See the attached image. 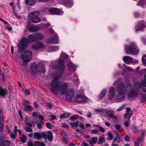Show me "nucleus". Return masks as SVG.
<instances>
[{
    "label": "nucleus",
    "mask_w": 146,
    "mask_h": 146,
    "mask_svg": "<svg viewBox=\"0 0 146 146\" xmlns=\"http://www.w3.org/2000/svg\"><path fill=\"white\" fill-rule=\"evenodd\" d=\"M59 76L57 74H54V78L52 81L50 86V89L55 94H57L58 91L60 94H63L66 91L68 85L66 83H61L58 80Z\"/></svg>",
    "instance_id": "f257e3e1"
},
{
    "label": "nucleus",
    "mask_w": 146,
    "mask_h": 146,
    "mask_svg": "<svg viewBox=\"0 0 146 146\" xmlns=\"http://www.w3.org/2000/svg\"><path fill=\"white\" fill-rule=\"evenodd\" d=\"M36 41L35 35H31L27 38H23L18 46L19 52H21L27 47L29 42H32Z\"/></svg>",
    "instance_id": "f03ea898"
},
{
    "label": "nucleus",
    "mask_w": 146,
    "mask_h": 146,
    "mask_svg": "<svg viewBox=\"0 0 146 146\" xmlns=\"http://www.w3.org/2000/svg\"><path fill=\"white\" fill-rule=\"evenodd\" d=\"M31 71L33 74L36 75L45 72L46 69L42 64L39 63L37 64L36 63L34 62L31 65Z\"/></svg>",
    "instance_id": "7ed1b4c3"
},
{
    "label": "nucleus",
    "mask_w": 146,
    "mask_h": 146,
    "mask_svg": "<svg viewBox=\"0 0 146 146\" xmlns=\"http://www.w3.org/2000/svg\"><path fill=\"white\" fill-rule=\"evenodd\" d=\"M69 60L67 55L64 53L61 54L58 61V64L59 70L62 72L65 68L64 62Z\"/></svg>",
    "instance_id": "20e7f679"
},
{
    "label": "nucleus",
    "mask_w": 146,
    "mask_h": 146,
    "mask_svg": "<svg viewBox=\"0 0 146 146\" xmlns=\"http://www.w3.org/2000/svg\"><path fill=\"white\" fill-rule=\"evenodd\" d=\"M39 13L37 11H34L30 13L29 15V23H38L40 21L39 17Z\"/></svg>",
    "instance_id": "39448f33"
},
{
    "label": "nucleus",
    "mask_w": 146,
    "mask_h": 146,
    "mask_svg": "<svg viewBox=\"0 0 146 146\" xmlns=\"http://www.w3.org/2000/svg\"><path fill=\"white\" fill-rule=\"evenodd\" d=\"M125 50L127 54L132 53L136 54L139 52V50L136 45L133 42L131 43L128 46H125Z\"/></svg>",
    "instance_id": "423d86ee"
},
{
    "label": "nucleus",
    "mask_w": 146,
    "mask_h": 146,
    "mask_svg": "<svg viewBox=\"0 0 146 146\" xmlns=\"http://www.w3.org/2000/svg\"><path fill=\"white\" fill-rule=\"evenodd\" d=\"M131 88L130 85L126 86L123 83H121L117 85L116 87L117 91L118 93L126 94L127 91L131 89Z\"/></svg>",
    "instance_id": "0eeeda50"
},
{
    "label": "nucleus",
    "mask_w": 146,
    "mask_h": 146,
    "mask_svg": "<svg viewBox=\"0 0 146 146\" xmlns=\"http://www.w3.org/2000/svg\"><path fill=\"white\" fill-rule=\"evenodd\" d=\"M74 101L79 103H84L88 102V98L84 95H77L75 96Z\"/></svg>",
    "instance_id": "6e6552de"
},
{
    "label": "nucleus",
    "mask_w": 146,
    "mask_h": 146,
    "mask_svg": "<svg viewBox=\"0 0 146 146\" xmlns=\"http://www.w3.org/2000/svg\"><path fill=\"white\" fill-rule=\"evenodd\" d=\"M21 57L25 62H28L32 57V53L30 51H25L23 53Z\"/></svg>",
    "instance_id": "1a4fd4ad"
},
{
    "label": "nucleus",
    "mask_w": 146,
    "mask_h": 146,
    "mask_svg": "<svg viewBox=\"0 0 146 146\" xmlns=\"http://www.w3.org/2000/svg\"><path fill=\"white\" fill-rule=\"evenodd\" d=\"M145 80L140 84L139 82H136L134 85V88L136 90H138L141 88L145 92H146V77H145Z\"/></svg>",
    "instance_id": "9d476101"
},
{
    "label": "nucleus",
    "mask_w": 146,
    "mask_h": 146,
    "mask_svg": "<svg viewBox=\"0 0 146 146\" xmlns=\"http://www.w3.org/2000/svg\"><path fill=\"white\" fill-rule=\"evenodd\" d=\"M131 90L129 93L128 94V97L129 99L133 100L137 96V94L136 90L134 88V86L133 88H131Z\"/></svg>",
    "instance_id": "9b49d317"
},
{
    "label": "nucleus",
    "mask_w": 146,
    "mask_h": 146,
    "mask_svg": "<svg viewBox=\"0 0 146 146\" xmlns=\"http://www.w3.org/2000/svg\"><path fill=\"white\" fill-rule=\"evenodd\" d=\"M74 90L73 89L68 90L65 93V98L68 101H69L72 99L74 96Z\"/></svg>",
    "instance_id": "f8f14e48"
},
{
    "label": "nucleus",
    "mask_w": 146,
    "mask_h": 146,
    "mask_svg": "<svg viewBox=\"0 0 146 146\" xmlns=\"http://www.w3.org/2000/svg\"><path fill=\"white\" fill-rule=\"evenodd\" d=\"M42 137L46 139H48L49 141H51L52 140V133L50 131L43 132L42 133Z\"/></svg>",
    "instance_id": "ddd939ff"
},
{
    "label": "nucleus",
    "mask_w": 146,
    "mask_h": 146,
    "mask_svg": "<svg viewBox=\"0 0 146 146\" xmlns=\"http://www.w3.org/2000/svg\"><path fill=\"white\" fill-rule=\"evenodd\" d=\"M30 23L28 22L27 25V28L30 32H35L39 29V28L38 27L31 26Z\"/></svg>",
    "instance_id": "4468645a"
},
{
    "label": "nucleus",
    "mask_w": 146,
    "mask_h": 146,
    "mask_svg": "<svg viewBox=\"0 0 146 146\" xmlns=\"http://www.w3.org/2000/svg\"><path fill=\"white\" fill-rule=\"evenodd\" d=\"M45 45L41 42H39L35 45H33L32 48L35 50H38L44 48Z\"/></svg>",
    "instance_id": "2eb2a0df"
},
{
    "label": "nucleus",
    "mask_w": 146,
    "mask_h": 146,
    "mask_svg": "<svg viewBox=\"0 0 146 146\" xmlns=\"http://www.w3.org/2000/svg\"><path fill=\"white\" fill-rule=\"evenodd\" d=\"M126 113L125 114L124 119L125 120L126 119H129L132 115V111L130 110L129 108H126Z\"/></svg>",
    "instance_id": "dca6fc26"
},
{
    "label": "nucleus",
    "mask_w": 146,
    "mask_h": 146,
    "mask_svg": "<svg viewBox=\"0 0 146 146\" xmlns=\"http://www.w3.org/2000/svg\"><path fill=\"white\" fill-rule=\"evenodd\" d=\"M49 12L51 14L57 15L61 14L62 13V11L59 9L53 8L49 9Z\"/></svg>",
    "instance_id": "f3484780"
},
{
    "label": "nucleus",
    "mask_w": 146,
    "mask_h": 146,
    "mask_svg": "<svg viewBox=\"0 0 146 146\" xmlns=\"http://www.w3.org/2000/svg\"><path fill=\"white\" fill-rule=\"evenodd\" d=\"M24 104L23 105V110L25 111L28 110H31L32 109L31 106L29 105L30 102L26 100L24 101Z\"/></svg>",
    "instance_id": "a211bd4d"
},
{
    "label": "nucleus",
    "mask_w": 146,
    "mask_h": 146,
    "mask_svg": "<svg viewBox=\"0 0 146 146\" xmlns=\"http://www.w3.org/2000/svg\"><path fill=\"white\" fill-rule=\"evenodd\" d=\"M123 61L126 63H129L130 62H134L135 63L137 62L138 61L135 60L133 61V59L131 57H129L127 56H124L123 58Z\"/></svg>",
    "instance_id": "6ab92c4d"
},
{
    "label": "nucleus",
    "mask_w": 146,
    "mask_h": 146,
    "mask_svg": "<svg viewBox=\"0 0 146 146\" xmlns=\"http://www.w3.org/2000/svg\"><path fill=\"white\" fill-rule=\"evenodd\" d=\"M118 93V94L116 98V100L117 102H120L125 98V94L121 93Z\"/></svg>",
    "instance_id": "aec40b11"
},
{
    "label": "nucleus",
    "mask_w": 146,
    "mask_h": 146,
    "mask_svg": "<svg viewBox=\"0 0 146 146\" xmlns=\"http://www.w3.org/2000/svg\"><path fill=\"white\" fill-rule=\"evenodd\" d=\"M55 38L48 39L46 40V42L49 43H52L54 44H58L57 39L58 38V36L56 35H55Z\"/></svg>",
    "instance_id": "412c9836"
},
{
    "label": "nucleus",
    "mask_w": 146,
    "mask_h": 146,
    "mask_svg": "<svg viewBox=\"0 0 146 146\" xmlns=\"http://www.w3.org/2000/svg\"><path fill=\"white\" fill-rule=\"evenodd\" d=\"M9 141L4 140L2 138L0 137V146H9Z\"/></svg>",
    "instance_id": "4be33fe9"
},
{
    "label": "nucleus",
    "mask_w": 146,
    "mask_h": 146,
    "mask_svg": "<svg viewBox=\"0 0 146 146\" xmlns=\"http://www.w3.org/2000/svg\"><path fill=\"white\" fill-rule=\"evenodd\" d=\"M98 140V138L97 137H93L89 140L88 142L90 145H92L96 143Z\"/></svg>",
    "instance_id": "5701e85b"
},
{
    "label": "nucleus",
    "mask_w": 146,
    "mask_h": 146,
    "mask_svg": "<svg viewBox=\"0 0 146 146\" xmlns=\"http://www.w3.org/2000/svg\"><path fill=\"white\" fill-rule=\"evenodd\" d=\"M36 41L40 40L44 38L43 35L39 33H37L35 34Z\"/></svg>",
    "instance_id": "b1692460"
},
{
    "label": "nucleus",
    "mask_w": 146,
    "mask_h": 146,
    "mask_svg": "<svg viewBox=\"0 0 146 146\" xmlns=\"http://www.w3.org/2000/svg\"><path fill=\"white\" fill-rule=\"evenodd\" d=\"M115 89L113 87H111L109 88V94L110 96V97H113L115 95Z\"/></svg>",
    "instance_id": "393cba45"
},
{
    "label": "nucleus",
    "mask_w": 146,
    "mask_h": 146,
    "mask_svg": "<svg viewBox=\"0 0 146 146\" xmlns=\"http://www.w3.org/2000/svg\"><path fill=\"white\" fill-rule=\"evenodd\" d=\"M114 113V111L112 110H107L106 112V116L108 117V119H110L109 118H111V115H113Z\"/></svg>",
    "instance_id": "a878e982"
},
{
    "label": "nucleus",
    "mask_w": 146,
    "mask_h": 146,
    "mask_svg": "<svg viewBox=\"0 0 146 146\" xmlns=\"http://www.w3.org/2000/svg\"><path fill=\"white\" fill-rule=\"evenodd\" d=\"M25 1L26 5H28L31 6L34 5L36 1L35 0H25Z\"/></svg>",
    "instance_id": "bb28decb"
},
{
    "label": "nucleus",
    "mask_w": 146,
    "mask_h": 146,
    "mask_svg": "<svg viewBox=\"0 0 146 146\" xmlns=\"http://www.w3.org/2000/svg\"><path fill=\"white\" fill-rule=\"evenodd\" d=\"M145 26V23L143 21L139 22L138 23L137 27L139 30L142 29Z\"/></svg>",
    "instance_id": "cd10ccee"
},
{
    "label": "nucleus",
    "mask_w": 146,
    "mask_h": 146,
    "mask_svg": "<svg viewBox=\"0 0 146 146\" xmlns=\"http://www.w3.org/2000/svg\"><path fill=\"white\" fill-rule=\"evenodd\" d=\"M67 66L68 68H70L71 69L70 70H73V72L76 70V69L74 68L75 67V65L73 64L72 62H70L68 63L67 64Z\"/></svg>",
    "instance_id": "c85d7f7f"
},
{
    "label": "nucleus",
    "mask_w": 146,
    "mask_h": 146,
    "mask_svg": "<svg viewBox=\"0 0 146 146\" xmlns=\"http://www.w3.org/2000/svg\"><path fill=\"white\" fill-rule=\"evenodd\" d=\"M33 137L38 139L42 138V133L35 132L33 133Z\"/></svg>",
    "instance_id": "c756f323"
},
{
    "label": "nucleus",
    "mask_w": 146,
    "mask_h": 146,
    "mask_svg": "<svg viewBox=\"0 0 146 146\" xmlns=\"http://www.w3.org/2000/svg\"><path fill=\"white\" fill-rule=\"evenodd\" d=\"M58 47L56 46H50L48 47V51L49 52H51L58 50Z\"/></svg>",
    "instance_id": "7c9ffc66"
},
{
    "label": "nucleus",
    "mask_w": 146,
    "mask_h": 146,
    "mask_svg": "<svg viewBox=\"0 0 146 146\" xmlns=\"http://www.w3.org/2000/svg\"><path fill=\"white\" fill-rule=\"evenodd\" d=\"M132 130L133 133L135 134H137L139 133V131L135 125H133L132 126Z\"/></svg>",
    "instance_id": "2f4dec72"
},
{
    "label": "nucleus",
    "mask_w": 146,
    "mask_h": 146,
    "mask_svg": "<svg viewBox=\"0 0 146 146\" xmlns=\"http://www.w3.org/2000/svg\"><path fill=\"white\" fill-rule=\"evenodd\" d=\"M105 141V139L104 136H100L99 137L98 143L99 145H101Z\"/></svg>",
    "instance_id": "473e14b6"
},
{
    "label": "nucleus",
    "mask_w": 146,
    "mask_h": 146,
    "mask_svg": "<svg viewBox=\"0 0 146 146\" xmlns=\"http://www.w3.org/2000/svg\"><path fill=\"white\" fill-rule=\"evenodd\" d=\"M6 93V91L0 86V95L1 96H4L5 95Z\"/></svg>",
    "instance_id": "72a5a7b5"
},
{
    "label": "nucleus",
    "mask_w": 146,
    "mask_h": 146,
    "mask_svg": "<svg viewBox=\"0 0 146 146\" xmlns=\"http://www.w3.org/2000/svg\"><path fill=\"white\" fill-rule=\"evenodd\" d=\"M143 139V138L141 137L138 138L137 141L134 142V143L135 146H139V142L142 141Z\"/></svg>",
    "instance_id": "f704fd0d"
},
{
    "label": "nucleus",
    "mask_w": 146,
    "mask_h": 146,
    "mask_svg": "<svg viewBox=\"0 0 146 146\" xmlns=\"http://www.w3.org/2000/svg\"><path fill=\"white\" fill-rule=\"evenodd\" d=\"M70 124L73 127H77L79 124V121H77L74 123H70Z\"/></svg>",
    "instance_id": "c9c22d12"
},
{
    "label": "nucleus",
    "mask_w": 146,
    "mask_h": 146,
    "mask_svg": "<svg viewBox=\"0 0 146 146\" xmlns=\"http://www.w3.org/2000/svg\"><path fill=\"white\" fill-rule=\"evenodd\" d=\"M106 90H103L101 93H100V95L99 96V98L100 99H102L103 98L104 96L105 95L106 93Z\"/></svg>",
    "instance_id": "e433bc0d"
},
{
    "label": "nucleus",
    "mask_w": 146,
    "mask_h": 146,
    "mask_svg": "<svg viewBox=\"0 0 146 146\" xmlns=\"http://www.w3.org/2000/svg\"><path fill=\"white\" fill-rule=\"evenodd\" d=\"M74 78L73 80V81L76 84H78L79 83L78 79V78L77 75L76 74L74 75L73 76Z\"/></svg>",
    "instance_id": "4c0bfd02"
},
{
    "label": "nucleus",
    "mask_w": 146,
    "mask_h": 146,
    "mask_svg": "<svg viewBox=\"0 0 146 146\" xmlns=\"http://www.w3.org/2000/svg\"><path fill=\"white\" fill-rule=\"evenodd\" d=\"M66 1L67 5L69 7H70L72 6V0H64Z\"/></svg>",
    "instance_id": "58836bf2"
},
{
    "label": "nucleus",
    "mask_w": 146,
    "mask_h": 146,
    "mask_svg": "<svg viewBox=\"0 0 146 146\" xmlns=\"http://www.w3.org/2000/svg\"><path fill=\"white\" fill-rule=\"evenodd\" d=\"M114 126L116 129L119 132H121V126L120 125L118 124H115Z\"/></svg>",
    "instance_id": "ea45409f"
},
{
    "label": "nucleus",
    "mask_w": 146,
    "mask_h": 146,
    "mask_svg": "<svg viewBox=\"0 0 146 146\" xmlns=\"http://www.w3.org/2000/svg\"><path fill=\"white\" fill-rule=\"evenodd\" d=\"M70 116V114L68 113H65L61 115L60 118L62 119L63 118H67Z\"/></svg>",
    "instance_id": "a19ab883"
},
{
    "label": "nucleus",
    "mask_w": 146,
    "mask_h": 146,
    "mask_svg": "<svg viewBox=\"0 0 146 146\" xmlns=\"http://www.w3.org/2000/svg\"><path fill=\"white\" fill-rule=\"evenodd\" d=\"M21 139L22 142L25 143L26 142V137L24 135H22L20 137Z\"/></svg>",
    "instance_id": "79ce46f5"
},
{
    "label": "nucleus",
    "mask_w": 146,
    "mask_h": 146,
    "mask_svg": "<svg viewBox=\"0 0 146 146\" xmlns=\"http://www.w3.org/2000/svg\"><path fill=\"white\" fill-rule=\"evenodd\" d=\"M94 126H96V127H97L98 128H99L100 130V131H101L102 132H105V129H104V128L100 126L96 125H94Z\"/></svg>",
    "instance_id": "37998d69"
},
{
    "label": "nucleus",
    "mask_w": 146,
    "mask_h": 146,
    "mask_svg": "<svg viewBox=\"0 0 146 146\" xmlns=\"http://www.w3.org/2000/svg\"><path fill=\"white\" fill-rule=\"evenodd\" d=\"M99 131L98 129H92L90 132L91 134H98Z\"/></svg>",
    "instance_id": "c03bdc74"
},
{
    "label": "nucleus",
    "mask_w": 146,
    "mask_h": 146,
    "mask_svg": "<svg viewBox=\"0 0 146 146\" xmlns=\"http://www.w3.org/2000/svg\"><path fill=\"white\" fill-rule=\"evenodd\" d=\"M35 143L39 146H45V144L42 142H40L36 141H35Z\"/></svg>",
    "instance_id": "a18cd8bd"
},
{
    "label": "nucleus",
    "mask_w": 146,
    "mask_h": 146,
    "mask_svg": "<svg viewBox=\"0 0 146 146\" xmlns=\"http://www.w3.org/2000/svg\"><path fill=\"white\" fill-rule=\"evenodd\" d=\"M103 109L101 108L96 109L95 110V111L96 112L99 113L100 114H101Z\"/></svg>",
    "instance_id": "49530a36"
},
{
    "label": "nucleus",
    "mask_w": 146,
    "mask_h": 146,
    "mask_svg": "<svg viewBox=\"0 0 146 146\" xmlns=\"http://www.w3.org/2000/svg\"><path fill=\"white\" fill-rule=\"evenodd\" d=\"M25 131L27 132H32L33 131L32 129L29 127H26L25 129Z\"/></svg>",
    "instance_id": "de8ad7c7"
},
{
    "label": "nucleus",
    "mask_w": 146,
    "mask_h": 146,
    "mask_svg": "<svg viewBox=\"0 0 146 146\" xmlns=\"http://www.w3.org/2000/svg\"><path fill=\"white\" fill-rule=\"evenodd\" d=\"M108 138L111 140H112L113 138V137L112 134L109 132H108Z\"/></svg>",
    "instance_id": "09e8293b"
},
{
    "label": "nucleus",
    "mask_w": 146,
    "mask_h": 146,
    "mask_svg": "<svg viewBox=\"0 0 146 146\" xmlns=\"http://www.w3.org/2000/svg\"><path fill=\"white\" fill-rule=\"evenodd\" d=\"M24 92L25 95H28L30 93V90L27 89L24 90Z\"/></svg>",
    "instance_id": "8fccbe9b"
},
{
    "label": "nucleus",
    "mask_w": 146,
    "mask_h": 146,
    "mask_svg": "<svg viewBox=\"0 0 146 146\" xmlns=\"http://www.w3.org/2000/svg\"><path fill=\"white\" fill-rule=\"evenodd\" d=\"M129 123H130V119H127V121H125L124 122V125L126 127H128L129 126Z\"/></svg>",
    "instance_id": "3c124183"
},
{
    "label": "nucleus",
    "mask_w": 146,
    "mask_h": 146,
    "mask_svg": "<svg viewBox=\"0 0 146 146\" xmlns=\"http://www.w3.org/2000/svg\"><path fill=\"white\" fill-rule=\"evenodd\" d=\"M68 137H62V139L63 141L66 143H68Z\"/></svg>",
    "instance_id": "603ef678"
},
{
    "label": "nucleus",
    "mask_w": 146,
    "mask_h": 146,
    "mask_svg": "<svg viewBox=\"0 0 146 146\" xmlns=\"http://www.w3.org/2000/svg\"><path fill=\"white\" fill-rule=\"evenodd\" d=\"M116 137H115L114 139L113 140V142H114L116 141L117 140H119L120 137H119V134L118 133H116Z\"/></svg>",
    "instance_id": "864d4df0"
},
{
    "label": "nucleus",
    "mask_w": 146,
    "mask_h": 146,
    "mask_svg": "<svg viewBox=\"0 0 146 146\" xmlns=\"http://www.w3.org/2000/svg\"><path fill=\"white\" fill-rule=\"evenodd\" d=\"M142 60L143 63L146 65V55H144L142 57Z\"/></svg>",
    "instance_id": "5fc2aeb1"
},
{
    "label": "nucleus",
    "mask_w": 146,
    "mask_h": 146,
    "mask_svg": "<svg viewBox=\"0 0 146 146\" xmlns=\"http://www.w3.org/2000/svg\"><path fill=\"white\" fill-rule=\"evenodd\" d=\"M106 110H105L103 109L101 115L104 116H106Z\"/></svg>",
    "instance_id": "6e6d98bb"
},
{
    "label": "nucleus",
    "mask_w": 146,
    "mask_h": 146,
    "mask_svg": "<svg viewBox=\"0 0 146 146\" xmlns=\"http://www.w3.org/2000/svg\"><path fill=\"white\" fill-rule=\"evenodd\" d=\"M61 135L62 136V137H68V136L67 135L66 133L64 131H62L61 132Z\"/></svg>",
    "instance_id": "4d7b16f0"
},
{
    "label": "nucleus",
    "mask_w": 146,
    "mask_h": 146,
    "mask_svg": "<svg viewBox=\"0 0 146 146\" xmlns=\"http://www.w3.org/2000/svg\"><path fill=\"white\" fill-rule=\"evenodd\" d=\"M46 125L47 127L51 129L52 128V125L49 123H46Z\"/></svg>",
    "instance_id": "13d9d810"
},
{
    "label": "nucleus",
    "mask_w": 146,
    "mask_h": 146,
    "mask_svg": "<svg viewBox=\"0 0 146 146\" xmlns=\"http://www.w3.org/2000/svg\"><path fill=\"white\" fill-rule=\"evenodd\" d=\"M124 139L127 142H129L130 140L129 137L127 135L125 137Z\"/></svg>",
    "instance_id": "bf43d9fd"
},
{
    "label": "nucleus",
    "mask_w": 146,
    "mask_h": 146,
    "mask_svg": "<svg viewBox=\"0 0 146 146\" xmlns=\"http://www.w3.org/2000/svg\"><path fill=\"white\" fill-rule=\"evenodd\" d=\"M52 0H38L40 2H46L48 1H52Z\"/></svg>",
    "instance_id": "052dcab7"
},
{
    "label": "nucleus",
    "mask_w": 146,
    "mask_h": 146,
    "mask_svg": "<svg viewBox=\"0 0 146 146\" xmlns=\"http://www.w3.org/2000/svg\"><path fill=\"white\" fill-rule=\"evenodd\" d=\"M76 117L75 115H72L70 118V119L72 121L74 120H76Z\"/></svg>",
    "instance_id": "680f3d73"
},
{
    "label": "nucleus",
    "mask_w": 146,
    "mask_h": 146,
    "mask_svg": "<svg viewBox=\"0 0 146 146\" xmlns=\"http://www.w3.org/2000/svg\"><path fill=\"white\" fill-rule=\"evenodd\" d=\"M126 69L129 71H133L132 68L126 66L125 67Z\"/></svg>",
    "instance_id": "e2e57ef3"
},
{
    "label": "nucleus",
    "mask_w": 146,
    "mask_h": 146,
    "mask_svg": "<svg viewBox=\"0 0 146 146\" xmlns=\"http://www.w3.org/2000/svg\"><path fill=\"white\" fill-rule=\"evenodd\" d=\"M91 116H92L91 113L90 112H88L87 114V117L88 118H90L91 117Z\"/></svg>",
    "instance_id": "0e129e2a"
},
{
    "label": "nucleus",
    "mask_w": 146,
    "mask_h": 146,
    "mask_svg": "<svg viewBox=\"0 0 146 146\" xmlns=\"http://www.w3.org/2000/svg\"><path fill=\"white\" fill-rule=\"evenodd\" d=\"M37 127L38 128L40 129L42 128L41 124L40 123H37Z\"/></svg>",
    "instance_id": "69168bd1"
},
{
    "label": "nucleus",
    "mask_w": 146,
    "mask_h": 146,
    "mask_svg": "<svg viewBox=\"0 0 146 146\" xmlns=\"http://www.w3.org/2000/svg\"><path fill=\"white\" fill-rule=\"evenodd\" d=\"M124 108V107L123 106H121L117 109V111H120L122 110Z\"/></svg>",
    "instance_id": "338daca9"
},
{
    "label": "nucleus",
    "mask_w": 146,
    "mask_h": 146,
    "mask_svg": "<svg viewBox=\"0 0 146 146\" xmlns=\"http://www.w3.org/2000/svg\"><path fill=\"white\" fill-rule=\"evenodd\" d=\"M78 126L79 127H80L82 129L85 128L84 124L83 123H81L80 125H79Z\"/></svg>",
    "instance_id": "774afa93"
}]
</instances>
